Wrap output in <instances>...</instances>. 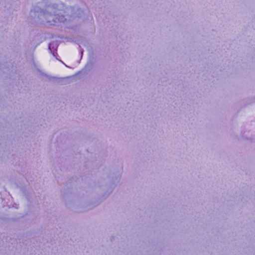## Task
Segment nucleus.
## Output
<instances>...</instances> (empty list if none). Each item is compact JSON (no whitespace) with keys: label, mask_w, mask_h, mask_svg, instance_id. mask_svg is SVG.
Segmentation results:
<instances>
[{"label":"nucleus","mask_w":255,"mask_h":255,"mask_svg":"<svg viewBox=\"0 0 255 255\" xmlns=\"http://www.w3.org/2000/svg\"><path fill=\"white\" fill-rule=\"evenodd\" d=\"M50 16L51 17V18L54 21V23H51V24H54L55 23H58V22H64L66 20L64 18V16H63L62 15H50Z\"/></svg>","instance_id":"f257e3e1"}]
</instances>
